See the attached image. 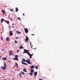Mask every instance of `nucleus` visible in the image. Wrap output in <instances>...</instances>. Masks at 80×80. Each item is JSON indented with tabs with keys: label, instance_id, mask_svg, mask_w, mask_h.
Here are the masks:
<instances>
[{
	"label": "nucleus",
	"instance_id": "24",
	"mask_svg": "<svg viewBox=\"0 0 80 80\" xmlns=\"http://www.w3.org/2000/svg\"><path fill=\"white\" fill-rule=\"evenodd\" d=\"M18 19L19 20H20L21 21V19L20 18H18Z\"/></svg>",
	"mask_w": 80,
	"mask_h": 80
},
{
	"label": "nucleus",
	"instance_id": "3",
	"mask_svg": "<svg viewBox=\"0 0 80 80\" xmlns=\"http://www.w3.org/2000/svg\"><path fill=\"white\" fill-rule=\"evenodd\" d=\"M26 62L28 64H30V65H32V63L30 62V59H28V60H26Z\"/></svg>",
	"mask_w": 80,
	"mask_h": 80
},
{
	"label": "nucleus",
	"instance_id": "6",
	"mask_svg": "<svg viewBox=\"0 0 80 80\" xmlns=\"http://www.w3.org/2000/svg\"><path fill=\"white\" fill-rule=\"evenodd\" d=\"M10 36H12V35H13V33H12V31H10L9 32Z\"/></svg>",
	"mask_w": 80,
	"mask_h": 80
},
{
	"label": "nucleus",
	"instance_id": "27",
	"mask_svg": "<svg viewBox=\"0 0 80 80\" xmlns=\"http://www.w3.org/2000/svg\"><path fill=\"white\" fill-rule=\"evenodd\" d=\"M35 68H36V69H38V66H35Z\"/></svg>",
	"mask_w": 80,
	"mask_h": 80
},
{
	"label": "nucleus",
	"instance_id": "1",
	"mask_svg": "<svg viewBox=\"0 0 80 80\" xmlns=\"http://www.w3.org/2000/svg\"><path fill=\"white\" fill-rule=\"evenodd\" d=\"M4 66H2L1 67L2 69H6L7 68V66H6V63H4Z\"/></svg>",
	"mask_w": 80,
	"mask_h": 80
},
{
	"label": "nucleus",
	"instance_id": "31",
	"mask_svg": "<svg viewBox=\"0 0 80 80\" xmlns=\"http://www.w3.org/2000/svg\"><path fill=\"white\" fill-rule=\"evenodd\" d=\"M9 55H10V56L12 55V54L11 53H9Z\"/></svg>",
	"mask_w": 80,
	"mask_h": 80
},
{
	"label": "nucleus",
	"instance_id": "45",
	"mask_svg": "<svg viewBox=\"0 0 80 80\" xmlns=\"http://www.w3.org/2000/svg\"><path fill=\"white\" fill-rule=\"evenodd\" d=\"M11 20H12V18H11Z\"/></svg>",
	"mask_w": 80,
	"mask_h": 80
},
{
	"label": "nucleus",
	"instance_id": "11",
	"mask_svg": "<svg viewBox=\"0 0 80 80\" xmlns=\"http://www.w3.org/2000/svg\"><path fill=\"white\" fill-rule=\"evenodd\" d=\"M6 40L7 42H8L9 41V38L8 37L7 38Z\"/></svg>",
	"mask_w": 80,
	"mask_h": 80
},
{
	"label": "nucleus",
	"instance_id": "28",
	"mask_svg": "<svg viewBox=\"0 0 80 80\" xmlns=\"http://www.w3.org/2000/svg\"><path fill=\"white\" fill-rule=\"evenodd\" d=\"M19 48H20V49H22V48H23V47H21Z\"/></svg>",
	"mask_w": 80,
	"mask_h": 80
},
{
	"label": "nucleus",
	"instance_id": "21",
	"mask_svg": "<svg viewBox=\"0 0 80 80\" xmlns=\"http://www.w3.org/2000/svg\"><path fill=\"white\" fill-rule=\"evenodd\" d=\"M21 63H22V64H23V65H25V62H23V61H22V62H21Z\"/></svg>",
	"mask_w": 80,
	"mask_h": 80
},
{
	"label": "nucleus",
	"instance_id": "14",
	"mask_svg": "<svg viewBox=\"0 0 80 80\" xmlns=\"http://www.w3.org/2000/svg\"><path fill=\"white\" fill-rule=\"evenodd\" d=\"M31 69H32V68H35V66H34L33 65L31 67Z\"/></svg>",
	"mask_w": 80,
	"mask_h": 80
},
{
	"label": "nucleus",
	"instance_id": "18",
	"mask_svg": "<svg viewBox=\"0 0 80 80\" xmlns=\"http://www.w3.org/2000/svg\"><path fill=\"white\" fill-rule=\"evenodd\" d=\"M23 70L24 72H27V70L25 69H23Z\"/></svg>",
	"mask_w": 80,
	"mask_h": 80
},
{
	"label": "nucleus",
	"instance_id": "44",
	"mask_svg": "<svg viewBox=\"0 0 80 80\" xmlns=\"http://www.w3.org/2000/svg\"><path fill=\"white\" fill-rule=\"evenodd\" d=\"M10 15H9L8 17H10Z\"/></svg>",
	"mask_w": 80,
	"mask_h": 80
},
{
	"label": "nucleus",
	"instance_id": "23",
	"mask_svg": "<svg viewBox=\"0 0 80 80\" xmlns=\"http://www.w3.org/2000/svg\"><path fill=\"white\" fill-rule=\"evenodd\" d=\"M22 60L23 62H26V61H25V59H23Z\"/></svg>",
	"mask_w": 80,
	"mask_h": 80
},
{
	"label": "nucleus",
	"instance_id": "30",
	"mask_svg": "<svg viewBox=\"0 0 80 80\" xmlns=\"http://www.w3.org/2000/svg\"><path fill=\"white\" fill-rule=\"evenodd\" d=\"M15 43H17V41H15Z\"/></svg>",
	"mask_w": 80,
	"mask_h": 80
},
{
	"label": "nucleus",
	"instance_id": "5",
	"mask_svg": "<svg viewBox=\"0 0 80 80\" xmlns=\"http://www.w3.org/2000/svg\"><path fill=\"white\" fill-rule=\"evenodd\" d=\"M25 33H27L28 32V29L27 28H26L25 29Z\"/></svg>",
	"mask_w": 80,
	"mask_h": 80
},
{
	"label": "nucleus",
	"instance_id": "17",
	"mask_svg": "<svg viewBox=\"0 0 80 80\" xmlns=\"http://www.w3.org/2000/svg\"><path fill=\"white\" fill-rule=\"evenodd\" d=\"M4 22H6L7 24H9V22L7 21H4Z\"/></svg>",
	"mask_w": 80,
	"mask_h": 80
},
{
	"label": "nucleus",
	"instance_id": "38",
	"mask_svg": "<svg viewBox=\"0 0 80 80\" xmlns=\"http://www.w3.org/2000/svg\"><path fill=\"white\" fill-rule=\"evenodd\" d=\"M16 39H18V37H16L15 38Z\"/></svg>",
	"mask_w": 80,
	"mask_h": 80
},
{
	"label": "nucleus",
	"instance_id": "26",
	"mask_svg": "<svg viewBox=\"0 0 80 80\" xmlns=\"http://www.w3.org/2000/svg\"><path fill=\"white\" fill-rule=\"evenodd\" d=\"M15 58H17V57H18V55H16L15 56Z\"/></svg>",
	"mask_w": 80,
	"mask_h": 80
},
{
	"label": "nucleus",
	"instance_id": "20",
	"mask_svg": "<svg viewBox=\"0 0 80 80\" xmlns=\"http://www.w3.org/2000/svg\"><path fill=\"white\" fill-rule=\"evenodd\" d=\"M3 59L4 60H7V58L5 57L3 58Z\"/></svg>",
	"mask_w": 80,
	"mask_h": 80
},
{
	"label": "nucleus",
	"instance_id": "32",
	"mask_svg": "<svg viewBox=\"0 0 80 80\" xmlns=\"http://www.w3.org/2000/svg\"><path fill=\"white\" fill-rule=\"evenodd\" d=\"M19 76H20V77H21V76H22V74H21V73H19Z\"/></svg>",
	"mask_w": 80,
	"mask_h": 80
},
{
	"label": "nucleus",
	"instance_id": "39",
	"mask_svg": "<svg viewBox=\"0 0 80 80\" xmlns=\"http://www.w3.org/2000/svg\"><path fill=\"white\" fill-rule=\"evenodd\" d=\"M23 16L25 15V14L24 13H23Z\"/></svg>",
	"mask_w": 80,
	"mask_h": 80
},
{
	"label": "nucleus",
	"instance_id": "37",
	"mask_svg": "<svg viewBox=\"0 0 80 80\" xmlns=\"http://www.w3.org/2000/svg\"><path fill=\"white\" fill-rule=\"evenodd\" d=\"M17 52H19V51L18 50H17Z\"/></svg>",
	"mask_w": 80,
	"mask_h": 80
},
{
	"label": "nucleus",
	"instance_id": "9",
	"mask_svg": "<svg viewBox=\"0 0 80 80\" xmlns=\"http://www.w3.org/2000/svg\"><path fill=\"white\" fill-rule=\"evenodd\" d=\"M2 12L3 13V14H5V12L4 10H3V9H2Z\"/></svg>",
	"mask_w": 80,
	"mask_h": 80
},
{
	"label": "nucleus",
	"instance_id": "4",
	"mask_svg": "<svg viewBox=\"0 0 80 80\" xmlns=\"http://www.w3.org/2000/svg\"><path fill=\"white\" fill-rule=\"evenodd\" d=\"M28 55H29L30 57V58H32V56H33V54H30V52L28 53Z\"/></svg>",
	"mask_w": 80,
	"mask_h": 80
},
{
	"label": "nucleus",
	"instance_id": "41",
	"mask_svg": "<svg viewBox=\"0 0 80 80\" xmlns=\"http://www.w3.org/2000/svg\"><path fill=\"white\" fill-rule=\"evenodd\" d=\"M8 62H10V60H8Z\"/></svg>",
	"mask_w": 80,
	"mask_h": 80
},
{
	"label": "nucleus",
	"instance_id": "29",
	"mask_svg": "<svg viewBox=\"0 0 80 80\" xmlns=\"http://www.w3.org/2000/svg\"><path fill=\"white\" fill-rule=\"evenodd\" d=\"M10 11H11V12H13V9H10Z\"/></svg>",
	"mask_w": 80,
	"mask_h": 80
},
{
	"label": "nucleus",
	"instance_id": "47",
	"mask_svg": "<svg viewBox=\"0 0 80 80\" xmlns=\"http://www.w3.org/2000/svg\"><path fill=\"white\" fill-rule=\"evenodd\" d=\"M1 56H0V58H1Z\"/></svg>",
	"mask_w": 80,
	"mask_h": 80
},
{
	"label": "nucleus",
	"instance_id": "46",
	"mask_svg": "<svg viewBox=\"0 0 80 80\" xmlns=\"http://www.w3.org/2000/svg\"><path fill=\"white\" fill-rule=\"evenodd\" d=\"M12 25H13V24H12Z\"/></svg>",
	"mask_w": 80,
	"mask_h": 80
},
{
	"label": "nucleus",
	"instance_id": "15",
	"mask_svg": "<svg viewBox=\"0 0 80 80\" xmlns=\"http://www.w3.org/2000/svg\"><path fill=\"white\" fill-rule=\"evenodd\" d=\"M4 21V19H1V23H3V22Z\"/></svg>",
	"mask_w": 80,
	"mask_h": 80
},
{
	"label": "nucleus",
	"instance_id": "16",
	"mask_svg": "<svg viewBox=\"0 0 80 80\" xmlns=\"http://www.w3.org/2000/svg\"><path fill=\"white\" fill-rule=\"evenodd\" d=\"M15 65L16 66V67H17V68H18V64H17V62H15Z\"/></svg>",
	"mask_w": 80,
	"mask_h": 80
},
{
	"label": "nucleus",
	"instance_id": "33",
	"mask_svg": "<svg viewBox=\"0 0 80 80\" xmlns=\"http://www.w3.org/2000/svg\"><path fill=\"white\" fill-rule=\"evenodd\" d=\"M9 53H12V51H9Z\"/></svg>",
	"mask_w": 80,
	"mask_h": 80
},
{
	"label": "nucleus",
	"instance_id": "42",
	"mask_svg": "<svg viewBox=\"0 0 80 80\" xmlns=\"http://www.w3.org/2000/svg\"><path fill=\"white\" fill-rule=\"evenodd\" d=\"M12 28H14V26H12Z\"/></svg>",
	"mask_w": 80,
	"mask_h": 80
},
{
	"label": "nucleus",
	"instance_id": "7",
	"mask_svg": "<svg viewBox=\"0 0 80 80\" xmlns=\"http://www.w3.org/2000/svg\"><path fill=\"white\" fill-rule=\"evenodd\" d=\"M26 39L25 40L26 42H27L29 38H28L27 37V36H26Z\"/></svg>",
	"mask_w": 80,
	"mask_h": 80
},
{
	"label": "nucleus",
	"instance_id": "25",
	"mask_svg": "<svg viewBox=\"0 0 80 80\" xmlns=\"http://www.w3.org/2000/svg\"><path fill=\"white\" fill-rule=\"evenodd\" d=\"M21 73H22V74L23 75H24V72H21Z\"/></svg>",
	"mask_w": 80,
	"mask_h": 80
},
{
	"label": "nucleus",
	"instance_id": "19",
	"mask_svg": "<svg viewBox=\"0 0 80 80\" xmlns=\"http://www.w3.org/2000/svg\"><path fill=\"white\" fill-rule=\"evenodd\" d=\"M17 32L18 34H20V33H21V32L19 31H17Z\"/></svg>",
	"mask_w": 80,
	"mask_h": 80
},
{
	"label": "nucleus",
	"instance_id": "34",
	"mask_svg": "<svg viewBox=\"0 0 80 80\" xmlns=\"http://www.w3.org/2000/svg\"><path fill=\"white\" fill-rule=\"evenodd\" d=\"M24 65H27H27H28V64H27V63H25V64Z\"/></svg>",
	"mask_w": 80,
	"mask_h": 80
},
{
	"label": "nucleus",
	"instance_id": "12",
	"mask_svg": "<svg viewBox=\"0 0 80 80\" xmlns=\"http://www.w3.org/2000/svg\"><path fill=\"white\" fill-rule=\"evenodd\" d=\"M15 8L16 9V10H15V11H16V12H18V8Z\"/></svg>",
	"mask_w": 80,
	"mask_h": 80
},
{
	"label": "nucleus",
	"instance_id": "36",
	"mask_svg": "<svg viewBox=\"0 0 80 80\" xmlns=\"http://www.w3.org/2000/svg\"><path fill=\"white\" fill-rule=\"evenodd\" d=\"M34 34H31V35H32V36H34Z\"/></svg>",
	"mask_w": 80,
	"mask_h": 80
},
{
	"label": "nucleus",
	"instance_id": "35",
	"mask_svg": "<svg viewBox=\"0 0 80 80\" xmlns=\"http://www.w3.org/2000/svg\"><path fill=\"white\" fill-rule=\"evenodd\" d=\"M1 39L2 40V41H3V38H2V37H1Z\"/></svg>",
	"mask_w": 80,
	"mask_h": 80
},
{
	"label": "nucleus",
	"instance_id": "2",
	"mask_svg": "<svg viewBox=\"0 0 80 80\" xmlns=\"http://www.w3.org/2000/svg\"><path fill=\"white\" fill-rule=\"evenodd\" d=\"M24 52H23V53H27L28 55V53H30L29 52V51L28 50H27V49H24Z\"/></svg>",
	"mask_w": 80,
	"mask_h": 80
},
{
	"label": "nucleus",
	"instance_id": "8",
	"mask_svg": "<svg viewBox=\"0 0 80 80\" xmlns=\"http://www.w3.org/2000/svg\"><path fill=\"white\" fill-rule=\"evenodd\" d=\"M34 75L35 76V77H36L37 75V72H34Z\"/></svg>",
	"mask_w": 80,
	"mask_h": 80
},
{
	"label": "nucleus",
	"instance_id": "10",
	"mask_svg": "<svg viewBox=\"0 0 80 80\" xmlns=\"http://www.w3.org/2000/svg\"><path fill=\"white\" fill-rule=\"evenodd\" d=\"M31 70V73H33V72H34V70H33V69H30Z\"/></svg>",
	"mask_w": 80,
	"mask_h": 80
},
{
	"label": "nucleus",
	"instance_id": "48",
	"mask_svg": "<svg viewBox=\"0 0 80 80\" xmlns=\"http://www.w3.org/2000/svg\"><path fill=\"white\" fill-rule=\"evenodd\" d=\"M12 80H14V79H13Z\"/></svg>",
	"mask_w": 80,
	"mask_h": 80
},
{
	"label": "nucleus",
	"instance_id": "43",
	"mask_svg": "<svg viewBox=\"0 0 80 80\" xmlns=\"http://www.w3.org/2000/svg\"><path fill=\"white\" fill-rule=\"evenodd\" d=\"M32 45H32V46H31V47H32Z\"/></svg>",
	"mask_w": 80,
	"mask_h": 80
},
{
	"label": "nucleus",
	"instance_id": "22",
	"mask_svg": "<svg viewBox=\"0 0 80 80\" xmlns=\"http://www.w3.org/2000/svg\"><path fill=\"white\" fill-rule=\"evenodd\" d=\"M29 75H31V76L33 75V73H32V72H31L30 73H29Z\"/></svg>",
	"mask_w": 80,
	"mask_h": 80
},
{
	"label": "nucleus",
	"instance_id": "13",
	"mask_svg": "<svg viewBox=\"0 0 80 80\" xmlns=\"http://www.w3.org/2000/svg\"><path fill=\"white\" fill-rule=\"evenodd\" d=\"M13 60H18V58H13Z\"/></svg>",
	"mask_w": 80,
	"mask_h": 80
},
{
	"label": "nucleus",
	"instance_id": "40",
	"mask_svg": "<svg viewBox=\"0 0 80 80\" xmlns=\"http://www.w3.org/2000/svg\"><path fill=\"white\" fill-rule=\"evenodd\" d=\"M30 45H32V43H31V42H30Z\"/></svg>",
	"mask_w": 80,
	"mask_h": 80
}]
</instances>
